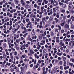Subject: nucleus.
<instances>
[{
    "label": "nucleus",
    "instance_id": "6e6d98bb",
    "mask_svg": "<svg viewBox=\"0 0 74 74\" xmlns=\"http://www.w3.org/2000/svg\"><path fill=\"white\" fill-rule=\"evenodd\" d=\"M25 47H29V45H28V44H27L26 45H25Z\"/></svg>",
    "mask_w": 74,
    "mask_h": 74
},
{
    "label": "nucleus",
    "instance_id": "a211bd4d",
    "mask_svg": "<svg viewBox=\"0 0 74 74\" xmlns=\"http://www.w3.org/2000/svg\"><path fill=\"white\" fill-rule=\"evenodd\" d=\"M45 18H42V22H43V23H44V21H45Z\"/></svg>",
    "mask_w": 74,
    "mask_h": 74
},
{
    "label": "nucleus",
    "instance_id": "37998d69",
    "mask_svg": "<svg viewBox=\"0 0 74 74\" xmlns=\"http://www.w3.org/2000/svg\"><path fill=\"white\" fill-rule=\"evenodd\" d=\"M23 61L22 60H21L19 62V63L20 64H21V63H23Z\"/></svg>",
    "mask_w": 74,
    "mask_h": 74
},
{
    "label": "nucleus",
    "instance_id": "cd10ccee",
    "mask_svg": "<svg viewBox=\"0 0 74 74\" xmlns=\"http://www.w3.org/2000/svg\"><path fill=\"white\" fill-rule=\"evenodd\" d=\"M36 66H34L33 68V71H35L36 70Z\"/></svg>",
    "mask_w": 74,
    "mask_h": 74
},
{
    "label": "nucleus",
    "instance_id": "dca6fc26",
    "mask_svg": "<svg viewBox=\"0 0 74 74\" xmlns=\"http://www.w3.org/2000/svg\"><path fill=\"white\" fill-rule=\"evenodd\" d=\"M66 23V21H64L63 23H62L61 24V26H64V23Z\"/></svg>",
    "mask_w": 74,
    "mask_h": 74
},
{
    "label": "nucleus",
    "instance_id": "f704fd0d",
    "mask_svg": "<svg viewBox=\"0 0 74 74\" xmlns=\"http://www.w3.org/2000/svg\"><path fill=\"white\" fill-rule=\"evenodd\" d=\"M21 4H22V5H23V6H25V3L24 2L21 3Z\"/></svg>",
    "mask_w": 74,
    "mask_h": 74
},
{
    "label": "nucleus",
    "instance_id": "603ef678",
    "mask_svg": "<svg viewBox=\"0 0 74 74\" xmlns=\"http://www.w3.org/2000/svg\"><path fill=\"white\" fill-rule=\"evenodd\" d=\"M22 71H21L20 72V74H24L23 73Z\"/></svg>",
    "mask_w": 74,
    "mask_h": 74
},
{
    "label": "nucleus",
    "instance_id": "c03bdc74",
    "mask_svg": "<svg viewBox=\"0 0 74 74\" xmlns=\"http://www.w3.org/2000/svg\"><path fill=\"white\" fill-rule=\"evenodd\" d=\"M34 6L35 8H37V4H34Z\"/></svg>",
    "mask_w": 74,
    "mask_h": 74
},
{
    "label": "nucleus",
    "instance_id": "052dcab7",
    "mask_svg": "<svg viewBox=\"0 0 74 74\" xmlns=\"http://www.w3.org/2000/svg\"><path fill=\"white\" fill-rule=\"evenodd\" d=\"M31 74V72L30 71L28 72L27 73H26V74Z\"/></svg>",
    "mask_w": 74,
    "mask_h": 74
},
{
    "label": "nucleus",
    "instance_id": "2eb2a0df",
    "mask_svg": "<svg viewBox=\"0 0 74 74\" xmlns=\"http://www.w3.org/2000/svg\"><path fill=\"white\" fill-rule=\"evenodd\" d=\"M50 35L51 36H54V33L53 32H51Z\"/></svg>",
    "mask_w": 74,
    "mask_h": 74
},
{
    "label": "nucleus",
    "instance_id": "412c9836",
    "mask_svg": "<svg viewBox=\"0 0 74 74\" xmlns=\"http://www.w3.org/2000/svg\"><path fill=\"white\" fill-rule=\"evenodd\" d=\"M71 27L72 29H74V25L73 24H71Z\"/></svg>",
    "mask_w": 74,
    "mask_h": 74
},
{
    "label": "nucleus",
    "instance_id": "f8f14e48",
    "mask_svg": "<svg viewBox=\"0 0 74 74\" xmlns=\"http://www.w3.org/2000/svg\"><path fill=\"white\" fill-rule=\"evenodd\" d=\"M10 71L11 72H13L14 71V69L13 68H12L10 69Z\"/></svg>",
    "mask_w": 74,
    "mask_h": 74
},
{
    "label": "nucleus",
    "instance_id": "864d4df0",
    "mask_svg": "<svg viewBox=\"0 0 74 74\" xmlns=\"http://www.w3.org/2000/svg\"><path fill=\"white\" fill-rule=\"evenodd\" d=\"M56 42H58V43L59 42V39H57L56 40Z\"/></svg>",
    "mask_w": 74,
    "mask_h": 74
},
{
    "label": "nucleus",
    "instance_id": "a18cd8bd",
    "mask_svg": "<svg viewBox=\"0 0 74 74\" xmlns=\"http://www.w3.org/2000/svg\"><path fill=\"white\" fill-rule=\"evenodd\" d=\"M54 1H53V0H52L51 1V4H52V3H53Z\"/></svg>",
    "mask_w": 74,
    "mask_h": 74
},
{
    "label": "nucleus",
    "instance_id": "9b49d317",
    "mask_svg": "<svg viewBox=\"0 0 74 74\" xmlns=\"http://www.w3.org/2000/svg\"><path fill=\"white\" fill-rule=\"evenodd\" d=\"M8 41V42H9L11 41V38H7Z\"/></svg>",
    "mask_w": 74,
    "mask_h": 74
},
{
    "label": "nucleus",
    "instance_id": "3c124183",
    "mask_svg": "<svg viewBox=\"0 0 74 74\" xmlns=\"http://www.w3.org/2000/svg\"><path fill=\"white\" fill-rule=\"evenodd\" d=\"M29 27L30 29H32V28H33V27H32V25H30L29 26Z\"/></svg>",
    "mask_w": 74,
    "mask_h": 74
},
{
    "label": "nucleus",
    "instance_id": "a19ab883",
    "mask_svg": "<svg viewBox=\"0 0 74 74\" xmlns=\"http://www.w3.org/2000/svg\"><path fill=\"white\" fill-rule=\"evenodd\" d=\"M39 39H40V40H41V39H42V36H39Z\"/></svg>",
    "mask_w": 74,
    "mask_h": 74
},
{
    "label": "nucleus",
    "instance_id": "423d86ee",
    "mask_svg": "<svg viewBox=\"0 0 74 74\" xmlns=\"http://www.w3.org/2000/svg\"><path fill=\"white\" fill-rule=\"evenodd\" d=\"M62 58L63 59V61H65V60H66V58L63 56H62Z\"/></svg>",
    "mask_w": 74,
    "mask_h": 74
},
{
    "label": "nucleus",
    "instance_id": "6e6552de",
    "mask_svg": "<svg viewBox=\"0 0 74 74\" xmlns=\"http://www.w3.org/2000/svg\"><path fill=\"white\" fill-rule=\"evenodd\" d=\"M62 6L63 8H66V5L65 4H63L62 5Z\"/></svg>",
    "mask_w": 74,
    "mask_h": 74
},
{
    "label": "nucleus",
    "instance_id": "de8ad7c7",
    "mask_svg": "<svg viewBox=\"0 0 74 74\" xmlns=\"http://www.w3.org/2000/svg\"><path fill=\"white\" fill-rule=\"evenodd\" d=\"M16 49L17 50H19V47H16Z\"/></svg>",
    "mask_w": 74,
    "mask_h": 74
},
{
    "label": "nucleus",
    "instance_id": "0e129e2a",
    "mask_svg": "<svg viewBox=\"0 0 74 74\" xmlns=\"http://www.w3.org/2000/svg\"><path fill=\"white\" fill-rule=\"evenodd\" d=\"M71 11L72 13V14H74V11L73 10H71Z\"/></svg>",
    "mask_w": 74,
    "mask_h": 74
},
{
    "label": "nucleus",
    "instance_id": "aec40b11",
    "mask_svg": "<svg viewBox=\"0 0 74 74\" xmlns=\"http://www.w3.org/2000/svg\"><path fill=\"white\" fill-rule=\"evenodd\" d=\"M49 26V24H47L44 27V28H45L46 27H48V26Z\"/></svg>",
    "mask_w": 74,
    "mask_h": 74
},
{
    "label": "nucleus",
    "instance_id": "bb28decb",
    "mask_svg": "<svg viewBox=\"0 0 74 74\" xmlns=\"http://www.w3.org/2000/svg\"><path fill=\"white\" fill-rule=\"evenodd\" d=\"M69 51H70V49H67L66 50V52H67V53H68V52H69Z\"/></svg>",
    "mask_w": 74,
    "mask_h": 74
},
{
    "label": "nucleus",
    "instance_id": "79ce46f5",
    "mask_svg": "<svg viewBox=\"0 0 74 74\" xmlns=\"http://www.w3.org/2000/svg\"><path fill=\"white\" fill-rule=\"evenodd\" d=\"M20 26H21V27H23V26H24V25H23V24L22 23H21L20 24Z\"/></svg>",
    "mask_w": 74,
    "mask_h": 74
},
{
    "label": "nucleus",
    "instance_id": "b1692460",
    "mask_svg": "<svg viewBox=\"0 0 74 74\" xmlns=\"http://www.w3.org/2000/svg\"><path fill=\"white\" fill-rule=\"evenodd\" d=\"M55 68L53 70H52L51 71V74H53V71H55Z\"/></svg>",
    "mask_w": 74,
    "mask_h": 74
},
{
    "label": "nucleus",
    "instance_id": "4be33fe9",
    "mask_svg": "<svg viewBox=\"0 0 74 74\" xmlns=\"http://www.w3.org/2000/svg\"><path fill=\"white\" fill-rule=\"evenodd\" d=\"M14 30H15V28H14L13 29V28L12 29V32H13V34H15V31H14Z\"/></svg>",
    "mask_w": 74,
    "mask_h": 74
},
{
    "label": "nucleus",
    "instance_id": "e2e57ef3",
    "mask_svg": "<svg viewBox=\"0 0 74 74\" xmlns=\"http://www.w3.org/2000/svg\"><path fill=\"white\" fill-rule=\"evenodd\" d=\"M46 42H48V39L47 38L46 40Z\"/></svg>",
    "mask_w": 74,
    "mask_h": 74
},
{
    "label": "nucleus",
    "instance_id": "5fc2aeb1",
    "mask_svg": "<svg viewBox=\"0 0 74 74\" xmlns=\"http://www.w3.org/2000/svg\"><path fill=\"white\" fill-rule=\"evenodd\" d=\"M54 27V25H52L51 26V28L53 29Z\"/></svg>",
    "mask_w": 74,
    "mask_h": 74
},
{
    "label": "nucleus",
    "instance_id": "5701e85b",
    "mask_svg": "<svg viewBox=\"0 0 74 74\" xmlns=\"http://www.w3.org/2000/svg\"><path fill=\"white\" fill-rule=\"evenodd\" d=\"M31 34L32 36H34L35 35V32H32Z\"/></svg>",
    "mask_w": 74,
    "mask_h": 74
},
{
    "label": "nucleus",
    "instance_id": "774afa93",
    "mask_svg": "<svg viewBox=\"0 0 74 74\" xmlns=\"http://www.w3.org/2000/svg\"><path fill=\"white\" fill-rule=\"evenodd\" d=\"M62 73H63V71H60V74H62Z\"/></svg>",
    "mask_w": 74,
    "mask_h": 74
},
{
    "label": "nucleus",
    "instance_id": "49530a36",
    "mask_svg": "<svg viewBox=\"0 0 74 74\" xmlns=\"http://www.w3.org/2000/svg\"><path fill=\"white\" fill-rule=\"evenodd\" d=\"M15 54H14V55L15 56H16V54L17 53V52L16 51H15L14 52Z\"/></svg>",
    "mask_w": 74,
    "mask_h": 74
},
{
    "label": "nucleus",
    "instance_id": "4c0bfd02",
    "mask_svg": "<svg viewBox=\"0 0 74 74\" xmlns=\"http://www.w3.org/2000/svg\"><path fill=\"white\" fill-rule=\"evenodd\" d=\"M66 56L69 59H70V58H71V57H70V56L69 55H67Z\"/></svg>",
    "mask_w": 74,
    "mask_h": 74
},
{
    "label": "nucleus",
    "instance_id": "ddd939ff",
    "mask_svg": "<svg viewBox=\"0 0 74 74\" xmlns=\"http://www.w3.org/2000/svg\"><path fill=\"white\" fill-rule=\"evenodd\" d=\"M32 51H33V49H31V50H30V51L29 52L30 54H31V55H32Z\"/></svg>",
    "mask_w": 74,
    "mask_h": 74
},
{
    "label": "nucleus",
    "instance_id": "7ed1b4c3",
    "mask_svg": "<svg viewBox=\"0 0 74 74\" xmlns=\"http://www.w3.org/2000/svg\"><path fill=\"white\" fill-rule=\"evenodd\" d=\"M21 69V71L23 72H24V68L22 66H21L20 68Z\"/></svg>",
    "mask_w": 74,
    "mask_h": 74
},
{
    "label": "nucleus",
    "instance_id": "a878e982",
    "mask_svg": "<svg viewBox=\"0 0 74 74\" xmlns=\"http://www.w3.org/2000/svg\"><path fill=\"white\" fill-rule=\"evenodd\" d=\"M11 5L13 7H15V5H14V3H12L11 4Z\"/></svg>",
    "mask_w": 74,
    "mask_h": 74
},
{
    "label": "nucleus",
    "instance_id": "2f4dec72",
    "mask_svg": "<svg viewBox=\"0 0 74 74\" xmlns=\"http://www.w3.org/2000/svg\"><path fill=\"white\" fill-rule=\"evenodd\" d=\"M72 4H73V3H72V2H69V4L70 5H72Z\"/></svg>",
    "mask_w": 74,
    "mask_h": 74
},
{
    "label": "nucleus",
    "instance_id": "7c9ffc66",
    "mask_svg": "<svg viewBox=\"0 0 74 74\" xmlns=\"http://www.w3.org/2000/svg\"><path fill=\"white\" fill-rule=\"evenodd\" d=\"M16 72H19V69H17L16 70Z\"/></svg>",
    "mask_w": 74,
    "mask_h": 74
},
{
    "label": "nucleus",
    "instance_id": "473e14b6",
    "mask_svg": "<svg viewBox=\"0 0 74 74\" xmlns=\"http://www.w3.org/2000/svg\"><path fill=\"white\" fill-rule=\"evenodd\" d=\"M65 3H66V4H69V2H68V1L67 0L65 1Z\"/></svg>",
    "mask_w": 74,
    "mask_h": 74
},
{
    "label": "nucleus",
    "instance_id": "393cba45",
    "mask_svg": "<svg viewBox=\"0 0 74 74\" xmlns=\"http://www.w3.org/2000/svg\"><path fill=\"white\" fill-rule=\"evenodd\" d=\"M73 42H73V41H71L69 43V44L70 45V46H71V43H72Z\"/></svg>",
    "mask_w": 74,
    "mask_h": 74
},
{
    "label": "nucleus",
    "instance_id": "bf43d9fd",
    "mask_svg": "<svg viewBox=\"0 0 74 74\" xmlns=\"http://www.w3.org/2000/svg\"><path fill=\"white\" fill-rule=\"evenodd\" d=\"M29 21V19H28V18H27L26 19V22H28Z\"/></svg>",
    "mask_w": 74,
    "mask_h": 74
},
{
    "label": "nucleus",
    "instance_id": "ea45409f",
    "mask_svg": "<svg viewBox=\"0 0 74 74\" xmlns=\"http://www.w3.org/2000/svg\"><path fill=\"white\" fill-rule=\"evenodd\" d=\"M59 63H60V65H62V61H60L59 62Z\"/></svg>",
    "mask_w": 74,
    "mask_h": 74
},
{
    "label": "nucleus",
    "instance_id": "1a4fd4ad",
    "mask_svg": "<svg viewBox=\"0 0 74 74\" xmlns=\"http://www.w3.org/2000/svg\"><path fill=\"white\" fill-rule=\"evenodd\" d=\"M3 48L4 49H5L6 47V43H4L3 44Z\"/></svg>",
    "mask_w": 74,
    "mask_h": 74
},
{
    "label": "nucleus",
    "instance_id": "f3484780",
    "mask_svg": "<svg viewBox=\"0 0 74 74\" xmlns=\"http://www.w3.org/2000/svg\"><path fill=\"white\" fill-rule=\"evenodd\" d=\"M73 63H71L70 62L69 63V64H67V65H69V66H73Z\"/></svg>",
    "mask_w": 74,
    "mask_h": 74
},
{
    "label": "nucleus",
    "instance_id": "4d7b16f0",
    "mask_svg": "<svg viewBox=\"0 0 74 74\" xmlns=\"http://www.w3.org/2000/svg\"><path fill=\"white\" fill-rule=\"evenodd\" d=\"M70 14L69 15L67 16V18H70Z\"/></svg>",
    "mask_w": 74,
    "mask_h": 74
},
{
    "label": "nucleus",
    "instance_id": "c85d7f7f",
    "mask_svg": "<svg viewBox=\"0 0 74 74\" xmlns=\"http://www.w3.org/2000/svg\"><path fill=\"white\" fill-rule=\"evenodd\" d=\"M6 63V61L5 60H4V62H3V65H4L5 64V63Z\"/></svg>",
    "mask_w": 74,
    "mask_h": 74
},
{
    "label": "nucleus",
    "instance_id": "72a5a7b5",
    "mask_svg": "<svg viewBox=\"0 0 74 74\" xmlns=\"http://www.w3.org/2000/svg\"><path fill=\"white\" fill-rule=\"evenodd\" d=\"M56 9L57 10H58V9H59V6H56Z\"/></svg>",
    "mask_w": 74,
    "mask_h": 74
},
{
    "label": "nucleus",
    "instance_id": "f257e3e1",
    "mask_svg": "<svg viewBox=\"0 0 74 74\" xmlns=\"http://www.w3.org/2000/svg\"><path fill=\"white\" fill-rule=\"evenodd\" d=\"M58 2L56 1H54L53 3V5L54 6H56V5H58Z\"/></svg>",
    "mask_w": 74,
    "mask_h": 74
},
{
    "label": "nucleus",
    "instance_id": "f03ea898",
    "mask_svg": "<svg viewBox=\"0 0 74 74\" xmlns=\"http://www.w3.org/2000/svg\"><path fill=\"white\" fill-rule=\"evenodd\" d=\"M47 52V49H44L43 50L42 53L44 54V53H46Z\"/></svg>",
    "mask_w": 74,
    "mask_h": 74
},
{
    "label": "nucleus",
    "instance_id": "0eeeda50",
    "mask_svg": "<svg viewBox=\"0 0 74 74\" xmlns=\"http://www.w3.org/2000/svg\"><path fill=\"white\" fill-rule=\"evenodd\" d=\"M64 27L65 28H69V25L68 24H66L65 25Z\"/></svg>",
    "mask_w": 74,
    "mask_h": 74
},
{
    "label": "nucleus",
    "instance_id": "6ab92c4d",
    "mask_svg": "<svg viewBox=\"0 0 74 74\" xmlns=\"http://www.w3.org/2000/svg\"><path fill=\"white\" fill-rule=\"evenodd\" d=\"M27 64H25L24 67L25 70L27 69Z\"/></svg>",
    "mask_w": 74,
    "mask_h": 74
},
{
    "label": "nucleus",
    "instance_id": "c756f323",
    "mask_svg": "<svg viewBox=\"0 0 74 74\" xmlns=\"http://www.w3.org/2000/svg\"><path fill=\"white\" fill-rule=\"evenodd\" d=\"M62 12L63 13H64V12H65V10H61Z\"/></svg>",
    "mask_w": 74,
    "mask_h": 74
},
{
    "label": "nucleus",
    "instance_id": "c9c22d12",
    "mask_svg": "<svg viewBox=\"0 0 74 74\" xmlns=\"http://www.w3.org/2000/svg\"><path fill=\"white\" fill-rule=\"evenodd\" d=\"M41 42H43L44 44H45V40H42L41 41Z\"/></svg>",
    "mask_w": 74,
    "mask_h": 74
},
{
    "label": "nucleus",
    "instance_id": "39448f33",
    "mask_svg": "<svg viewBox=\"0 0 74 74\" xmlns=\"http://www.w3.org/2000/svg\"><path fill=\"white\" fill-rule=\"evenodd\" d=\"M69 55L71 56H74V53L73 52H71L69 53Z\"/></svg>",
    "mask_w": 74,
    "mask_h": 74
},
{
    "label": "nucleus",
    "instance_id": "8fccbe9b",
    "mask_svg": "<svg viewBox=\"0 0 74 74\" xmlns=\"http://www.w3.org/2000/svg\"><path fill=\"white\" fill-rule=\"evenodd\" d=\"M61 33H64V30L63 29H62L61 31Z\"/></svg>",
    "mask_w": 74,
    "mask_h": 74
},
{
    "label": "nucleus",
    "instance_id": "58836bf2",
    "mask_svg": "<svg viewBox=\"0 0 74 74\" xmlns=\"http://www.w3.org/2000/svg\"><path fill=\"white\" fill-rule=\"evenodd\" d=\"M15 3L17 5L18 4V1H16Z\"/></svg>",
    "mask_w": 74,
    "mask_h": 74
},
{
    "label": "nucleus",
    "instance_id": "20e7f679",
    "mask_svg": "<svg viewBox=\"0 0 74 74\" xmlns=\"http://www.w3.org/2000/svg\"><path fill=\"white\" fill-rule=\"evenodd\" d=\"M3 59H5V58H6V56H5V53H4V52H3Z\"/></svg>",
    "mask_w": 74,
    "mask_h": 74
},
{
    "label": "nucleus",
    "instance_id": "e433bc0d",
    "mask_svg": "<svg viewBox=\"0 0 74 74\" xmlns=\"http://www.w3.org/2000/svg\"><path fill=\"white\" fill-rule=\"evenodd\" d=\"M60 69L61 70H63V66H61L60 67Z\"/></svg>",
    "mask_w": 74,
    "mask_h": 74
},
{
    "label": "nucleus",
    "instance_id": "680f3d73",
    "mask_svg": "<svg viewBox=\"0 0 74 74\" xmlns=\"http://www.w3.org/2000/svg\"><path fill=\"white\" fill-rule=\"evenodd\" d=\"M55 32H58V29H56L55 30Z\"/></svg>",
    "mask_w": 74,
    "mask_h": 74
},
{
    "label": "nucleus",
    "instance_id": "09e8293b",
    "mask_svg": "<svg viewBox=\"0 0 74 74\" xmlns=\"http://www.w3.org/2000/svg\"><path fill=\"white\" fill-rule=\"evenodd\" d=\"M33 66V64H31L30 65V67H32Z\"/></svg>",
    "mask_w": 74,
    "mask_h": 74
},
{
    "label": "nucleus",
    "instance_id": "13d9d810",
    "mask_svg": "<svg viewBox=\"0 0 74 74\" xmlns=\"http://www.w3.org/2000/svg\"><path fill=\"white\" fill-rule=\"evenodd\" d=\"M66 37H67L66 36H65L64 37V38L63 39V41H64V40H65V38H66Z\"/></svg>",
    "mask_w": 74,
    "mask_h": 74
},
{
    "label": "nucleus",
    "instance_id": "338daca9",
    "mask_svg": "<svg viewBox=\"0 0 74 74\" xmlns=\"http://www.w3.org/2000/svg\"><path fill=\"white\" fill-rule=\"evenodd\" d=\"M14 15H18V13H14Z\"/></svg>",
    "mask_w": 74,
    "mask_h": 74
},
{
    "label": "nucleus",
    "instance_id": "9d476101",
    "mask_svg": "<svg viewBox=\"0 0 74 74\" xmlns=\"http://www.w3.org/2000/svg\"><path fill=\"white\" fill-rule=\"evenodd\" d=\"M53 15H51V16L49 18V20H50V21H51V20H52V19H53Z\"/></svg>",
    "mask_w": 74,
    "mask_h": 74
},
{
    "label": "nucleus",
    "instance_id": "69168bd1",
    "mask_svg": "<svg viewBox=\"0 0 74 74\" xmlns=\"http://www.w3.org/2000/svg\"><path fill=\"white\" fill-rule=\"evenodd\" d=\"M34 15V14L33 13L32 14L30 15V17H32V16H33Z\"/></svg>",
    "mask_w": 74,
    "mask_h": 74
},
{
    "label": "nucleus",
    "instance_id": "4468645a",
    "mask_svg": "<svg viewBox=\"0 0 74 74\" xmlns=\"http://www.w3.org/2000/svg\"><path fill=\"white\" fill-rule=\"evenodd\" d=\"M71 18H69L68 20V24H69L70 22H71Z\"/></svg>",
    "mask_w": 74,
    "mask_h": 74
}]
</instances>
